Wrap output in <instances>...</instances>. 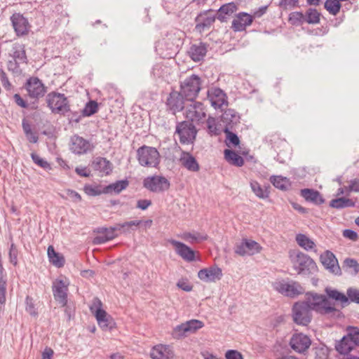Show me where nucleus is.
Wrapping results in <instances>:
<instances>
[{"label": "nucleus", "instance_id": "3", "mask_svg": "<svg viewBox=\"0 0 359 359\" xmlns=\"http://www.w3.org/2000/svg\"><path fill=\"white\" fill-rule=\"evenodd\" d=\"M294 269L298 274L310 275L318 271L316 262L308 255L297 251L290 255Z\"/></svg>", "mask_w": 359, "mask_h": 359}, {"label": "nucleus", "instance_id": "31", "mask_svg": "<svg viewBox=\"0 0 359 359\" xmlns=\"http://www.w3.org/2000/svg\"><path fill=\"white\" fill-rule=\"evenodd\" d=\"M173 355L172 351L163 345L154 346L150 352V357L152 359H172Z\"/></svg>", "mask_w": 359, "mask_h": 359}, {"label": "nucleus", "instance_id": "26", "mask_svg": "<svg viewBox=\"0 0 359 359\" xmlns=\"http://www.w3.org/2000/svg\"><path fill=\"white\" fill-rule=\"evenodd\" d=\"M300 196L304 198L306 202L311 203L315 205H320L325 201L322 194L316 189L305 188L300 190Z\"/></svg>", "mask_w": 359, "mask_h": 359}, {"label": "nucleus", "instance_id": "54", "mask_svg": "<svg viewBox=\"0 0 359 359\" xmlns=\"http://www.w3.org/2000/svg\"><path fill=\"white\" fill-rule=\"evenodd\" d=\"M186 328V323H182L181 325H179L176 326L172 332V335L173 338L180 339L184 337H187V334L189 333Z\"/></svg>", "mask_w": 359, "mask_h": 359}, {"label": "nucleus", "instance_id": "42", "mask_svg": "<svg viewBox=\"0 0 359 359\" xmlns=\"http://www.w3.org/2000/svg\"><path fill=\"white\" fill-rule=\"evenodd\" d=\"M234 130H229L228 128H223L222 131L226 135L225 143L229 147H236L239 146L241 141L236 133H233Z\"/></svg>", "mask_w": 359, "mask_h": 359}, {"label": "nucleus", "instance_id": "36", "mask_svg": "<svg viewBox=\"0 0 359 359\" xmlns=\"http://www.w3.org/2000/svg\"><path fill=\"white\" fill-rule=\"evenodd\" d=\"M224 154L226 161L233 165L241 167L244 164L243 158L234 150L226 149L224 150Z\"/></svg>", "mask_w": 359, "mask_h": 359}, {"label": "nucleus", "instance_id": "40", "mask_svg": "<svg viewBox=\"0 0 359 359\" xmlns=\"http://www.w3.org/2000/svg\"><path fill=\"white\" fill-rule=\"evenodd\" d=\"M269 180L276 188L282 191H287L291 186L290 180L282 176L272 175Z\"/></svg>", "mask_w": 359, "mask_h": 359}, {"label": "nucleus", "instance_id": "1", "mask_svg": "<svg viewBox=\"0 0 359 359\" xmlns=\"http://www.w3.org/2000/svg\"><path fill=\"white\" fill-rule=\"evenodd\" d=\"M22 89L27 91L26 96L33 101L28 103L19 93H15L13 95V100L15 104L23 109L29 107L32 110L37 109L39 100L47 93V87L43 81L37 76H30L26 80Z\"/></svg>", "mask_w": 359, "mask_h": 359}, {"label": "nucleus", "instance_id": "58", "mask_svg": "<svg viewBox=\"0 0 359 359\" xmlns=\"http://www.w3.org/2000/svg\"><path fill=\"white\" fill-rule=\"evenodd\" d=\"M18 248L15 243H12L10 246L8 257L10 262L15 266L18 264Z\"/></svg>", "mask_w": 359, "mask_h": 359}, {"label": "nucleus", "instance_id": "18", "mask_svg": "<svg viewBox=\"0 0 359 359\" xmlns=\"http://www.w3.org/2000/svg\"><path fill=\"white\" fill-rule=\"evenodd\" d=\"M208 99L215 109H220L224 104L228 105L227 96L219 88H211L207 92Z\"/></svg>", "mask_w": 359, "mask_h": 359}, {"label": "nucleus", "instance_id": "19", "mask_svg": "<svg viewBox=\"0 0 359 359\" xmlns=\"http://www.w3.org/2000/svg\"><path fill=\"white\" fill-rule=\"evenodd\" d=\"M169 243L175 247V252L184 261L191 262L196 259V252L182 242L170 239Z\"/></svg>", "mask_w": 359, "mask_h": 359}, {"label": "nucleus", "instance_id": "45", "mask_svg": "<svg viewBox=\"0 0 359 359\" xmlns=\"http://www.w3.org/2000/svg\"><path fill=\"white\" fill-rule=\"evenodd\" d=\"M207 132L211 136H217L221 134L222 130L219 128L215 118L209 116L206 121Z\"/></svg>", "mask_w": 359, "mask_h": 359}, {"label": "nucleus", "instance_id": "5", "mask_svg": "<svg viewBox=\"0 0 359 359\" xmlns=\"http://www.w3.org/2000/svg\"><path fill=\"white\" fill-rule=\"evenodd\" d=\"M325 292L332 300L340 302L341 308H344L350 303L359 304V289L358 288L348 287L346 290V294L330 287H325Z\"/></svg>", "mask_w": 359, "mask_h": 359}, {"label": "nucleus", "instance_id": "15", "mask_svg": "<svg viewBox=\"0 0 359 359\" xmlns=\"http://www.w3.org/2000/svg\"><path fill=\"white\" fill-rule=\"evenodd\" d=\"M261 250L262 247L257 242L243 238L240 244L236 245L234 252L238 255L245 256L255 255L259 252Z\"/></svg>", "mask_w": 359, "mask_h": 359}, {"label": "nucleus", "instance_id": "47", "mask_svg": "<svg viewBox=\"0 0 359 359\" xmlns=\"http://www.w3.org/2000/svg\"><path fill=\"white\" fill-rule=\"evenodd\" d=\"M182 238L190 243H194L202 241H206L208 236L206 234L203 235L198 232H196L194 233L190 232H184L182 234Z\"/></svg>", "mask_w": 359, "mask_h": 359}, {"label": "nucleus", "instance_id": "12", "mask_svg": "<svg viewBox=\"0 0 359 359\" xmlns=\"http://www.w3.org/2000/svg\"><path fill=\"white\" fill-rule=\"evenodd\" d=\"M143 187L151 192L161 193L170 189V183L163 176L153 175L144 179Z\"/></svg>", "mask_w": 359, "mask_h": 359}, {"label": "nucleus", "instance_id": "34", "mask_svg": "<svg viewBox=\"0 0 359 359\" xmlns=\"http://www.w3.org/2000/svg\"><path fill=\"white\" fill-rule=\"evenodd\" d=\"M11 51L12 53H9V57H11V59L27 64L28 60L24 45L15 43L13 46Z\"/></svg>", "mask_w": 359, "mask_h": 359}, {"label": "nucleus", "instance_id": "4", "mask_svg": "<svg viewBox=\"0 0 359 359\" xmlns=\"http://www.w3.org/2000/svg\"><path fill=\"white\" fill-rule=\"evenodd\" d=\"M202 83L201 77L194 74L180 81V91L183 97L189 102L195 101L201 90Z\"/></svg>", "mask_w": 359, "mask_h": 359}, {"label": "nucleus", "instance_id": "46", "mask_svg": "<svg viewBox=\"0 0 359 359\" xmlns=\"http://www.w3.org/2000/svg\"><path fill=\"white\" fill-rule=\"evenodd\" d=\"M341 1L339 0H326L324 8L332 15H337L341 8Z\"/></svg>", "mask_w": 359, "mask_h": 359}, {"label": "nucleus", "instance_id": "62", "mask_svg": "<svg viewBox=\"0 0 359 359\" xmlns=\"http://www.w3.org/2000/svg\"><path fill=\"white\" fill-rule=\"evenodd\" d=\"M278 6L284 10L299 7V0H280Z\"/></svg>", "mask_w": 359, "mask_h": 359}, {"label": "nucleus", "instance_id": "8", "mask_svg": "<svg viewBox=\"0 0 359 359\" xmlns=\"http://www.w3.org/2000/svg\"><path fill=\"white\" fill-rule=\"evenodd\" d=\"M102 306V303L100 299L95 297L92 305L90 306V310L94 313L99 326L103 330H111L115 327L116 323L113 318Z\"/></svg>", "mask_w": 359, "mask_h": 359}, {"label": "nucleus", "instance_id": "32", "mask_svg": "<svg viewBox=\"0 0 359 359\" xmlns=\"http://www.w3.org/2000/svg\"><path fill=\"white\" fill-rule=\"evenodd\" d=\"M117 230H118L117 225L107 228L104 235L97 236L93 238V243L95 245H100L113 240L118 236L116 233Z\"/></svg>", "mask_w": 359, "mask_h": 359}, {"label": "nucleus", "instance_id": "56", "mask_svg": "<svg viewBox=\"0 0 359 359\" xmlns=\"http://www.w3.org/2000/svg\"><path fill=\"white\" fill-rule=\"evenodd\" d=\"M31 158L35 164L43 168L44 170L51 169L50 164L48 162H47L45 159L41 158L38 154L35 153H32Z\"/></svg>", "mask_w": 359, "mask_h": 359}, {"label": "nucleus", "instance_id": "55", "mask_svg": "<svg viewBox=\"0 0 359 359\" xmlns=\"http://www.w3.org/2000/svg\"><path fill=\"white\" fill-rule=\"evenodd\" d=\"M84 192L91 196H99L102 194H104V188L102 189H100V186H92L90 184H86L83 187Z\"/></svg>", "mask_w": 359, "mask_h": 359}, {"label": "nucleus", "instance_id": "49", "mask_svg": "<svg viewBox=\"0 0 359 359\" xmlns=\"http://www.w3.org/2000/svg\"><path fill=\"white\" fill-rule=\"evenodd\" d=\"M98 111V104L95 100H90L85 104L83 109V115L85 116H91Z\"/></svg>", "mask_w": 359, "mask_h": 359}, {"label": "nucleus", "instance_id": "52", "mask_svg": "<svg viewBox=\"0 0 359 359\" xmlns=\"http://www.w3.org/2000/svg\"><path fill=\"white\" fill-rule=\"evenodd\" d=\"M206 116L205 112L203 111L188 109L186 112V117L190 118V121L196 120L198 121H202Z\"/></svg>", "mask_w": 359, "mask_h": 359}, {"label": "nucleus", "instance_id": "16", "mask_svg": "<svg viewBox=\"0 0 359 359\" xmlns=\"http://www.w3.org/2000/svg\"><path fill=\"white\" fill-rule=\"evenodd\" d=\"M320 261L323 266L330 273L337 276L341 275V270L339 265L338 260L331 251L327 250L323 254L320 255Z\"/></svg>", "mask_w": 359, "mask_h": 359}, {"label": "nucleus", "instance_id": "39", "mask_svg": "<svg viewBox=\"0 0 359 359\" xmlns=\"http://www.w3.org/2000/svg\"><path fill=\"white\" fill-rule=\"evenodd\" d=\"M22 127L27 140L30 142L35 144L39 141V136L36 132H33L31 124L24 118L22 121Z\"/></svg>", "mask_w": 359, "mask_h": 359}, {"label": "nucleus", "instance_id": "43", "mask_svg": "<svg viewBox=\"0 0 359 359\" xmlns=\"http://www.w3.org/2000/svg\"><path fill=\"white\" fill-rule=\"evenodd\" d=\"M142 223V220H132L130 222H126L123 223L117 224V226L119 231H121L123 233H130L131 231H135L137 227Z\"/></svg>", "mask_w": 359, "mask_h": 359}, {"label": "nucleus", "instance_id": "44", "mask_svg": "<svg viewBox=\"0 0 359 359\" xmlns=\"http://www.w3.org/2000/svg\"><path fill=\"white\" fill-rule=\"evenodd\" d=\"M296 241L300 247L307 251L312 250L316 247L315 243L303 233H299L296 236Z\"/></svg>", "mask_w": 359, "mask_h": 359}, {"label": "nucleus", "instance_id": "6", "mask_svg": "<svg viewBox=\"0 0 359 359\" xmlns=\"http://www.w3.org/2000/svg\"><path fill=\"white\" fill-rule=\"evenodd\" d=\"M47 106L53 114L65 116L70 111V104L65 94L52 91L46 95Z\"/></svg>", "mask_w": 359, "mask_h": 359}, {"label": "nucleus", "instance_id": "9", "mask_svg": "<svg viewBox=\"0 0 359 359\" xmlns=\"http://www.w3.org/2000/svg\"><path fill=\"white\" fill-rule=\"evenodd\" d=\"M137 158L139 163L144 167L156 168L160 163L158 151L153 147L143 145L137 150Z\"/></svg>", "mask_w": 359, "mask_h": 359}, {"label": "nucleus", "instance_id": "37", "mask_svg": "<svg viewBox=\"0 0 359 359\" xmlns=\"http://www.w3.org/2000/svg\"><path fill=\"white\" fill-rule=\"evenodd\" d=\"M329 205L330 208L339 210L346 208L355 207V203L351 198L340 197L330 201Z\"/></svg>", "mask_w": 359, "mask_h": 359}, {"label": "nucleus", "instance_id": "64", "mask_svg": "<svg viewBox=\"0 0 359 359\" xmlns=\"http://www.w3.org/2000/svg\"><path fill=\"white\" fill-rule=\"evenodd\" d=\"M226 359H243V355L237 350L230 349L225 353Z\"/></svg>", "mask_w": 359, "mask_h": 359}, {"label": "nucleus", "instance_id": "53", "mask_svg": "<svg viewBox=\"0 0 359 359\" xmlns=\"http://www.w3.org/2000/svg\"><path fill=\"white\" fill-rule=\"evenodd\" d=\"M185 323V329H187L189 333H194L204 326V323L202 321L195 319L187 321Z\"/></svg>", "mask_w": 359, "mask_h": 359}, {"label": "nucleus", "instance_id": "38", "mask_svg": "<svg viewBox=\"0 0 359 359\" xmlns=\"http://www.w3.org/2000/svg\"><path fill=\"white\" fill-rule=\"evenodd\" d=\"M250 187L253 193L259 198L266 199L269 196V189L271 187L269 184L264 187V189L257 181H252Z\"/></svg>", "mask_w": 359, "mask_h": 359}, {"label": "nucleus", "instance_id": "63", "mask_svg": "<svg viewBox=\"0 0 359 359\" xmlns=\"http://www.w3.org/2000/svg\"><path fill=\"white\" fill-rule=\"evenodd\" d=\"M348 334L351 338V344H353L355 347L359 346V329L357 327H351Z\"/></svg>", "mask_w": 359, "mask_h": 359}, {"label": "nucleus", "instance_id": "27", "mask_svg": "<svg viewBox=\"0 0 359 359\" xmlns=\"http://www.w3.org/2000/svg\"><path fill=\"white\" fill-rule=\"evenodd\" d=\"M91 166L95 171H99L105 175L112 172L113 164L104 157H95L91 162Z\"/></svg>", "mask_w": 359, "mask_h": 359}, {"label": "nucleus", "instance_id": "50", "mask_svg": "<svg viewBox=\"0 0 359 359\" xmlns=\"http://www.w3.org/2000/svg\"><path fill=\"white\" fill-rule=\"evenodd\" d=\"M342 267L344 269H352L353 271L351 273L353 276H356L359 273V264L353 258H346L343 262Z\"/></svg>", "mask_w": 359, "mask_h": 359}, {"label": "nucleus", "instance_id": "41", "mask_svg": "<svg viewBox=\"0 0 359 359\" xmlns=\"http://www.w3.org/2000/svg\"><path fill=\"white\" fill-rule=\"evenodd\" d=\"M321 13L316 8H309L304 13V22L308 24H318L320 22Z\"/></svg>", "mask_w": 359, "mask_h": 359}, {"label": "nucleus", "instance_id": "14", "mask_svg": "<svg viewBox=\"0 0 359 359\" xmlns=\"http://www.w3.org/2000/svg\"><path fill=\"white\" fill-rule=\"evenodd\" d=\"M69 283L62 279H56L53 282L52 290L54 299L62 306L67 305Z\"/></svg>", "mask_w": 359, "mask_h": 359}, {"label": "nucleus", "instance_id": "13", "mask_svg": "<svg viewBox=\"0 0 359 359\" xmlns=\"http://www.w3.org/2000/svg\"><path fill=\"white\" fill-rule=\"evenodd\" d=\"M185 101L187 100L183 97L180 91L172 89L165 102L166 109L168 111H170L172 114H175L184 109Z\"/></svg>", "mask_w": 359, "mask_h": 359}, {"label": "nucleus", "instance_id": "17", "mask_svg": "<svg viewBox=\"0 0 359 359\" xmlns=\"http://www.w3.org/2000/svg\"><path fill=\"white\" fill-rule=\"evenodd\" d=\"M311 340L303 333H294L290 340V347L297 353H304L310 347Z\"/></svg>", "mask_w": 359, "mask_h": 359}, {"label": "nucleus", "instance_id": "48", "mask_svg": "<svg viewBox=\"0 0 359 359\" xmlns=\"http://www.w3.org/2000/svg\"><path fill=\"white\" fill-rule=\"evenodd\" d=\"M288 22L292 26H300L305 23L304 13L301 11H294L289 14Z\"/></svg>", "mask_w": 359, "mask_h": 359}, {"label": "nucleus", "instance_id": "60", "mask_svg": "<svg viewBox=\"0 0 359 359\" xmlns=\"http://www.w3.org/2000/svg\"><path fill=\"white\" fill-rule=\"evenodd\" d=\"M25 304H26L25 310L27 312H28L31 316H37L38 313L36 311L35 306L34 304V300H33L32 297H31L29 296H27V297L25 299Z\"/></svg>", "mask_w": 359, "mask_h": 359}, {"label": "nucleus", "instance_id": "29", "mask_svg": "<svg viewBox=\"0 0 359 359\" xmlns=\"http://www.w3.org/2000/svg\"><path fill=\"white\" fill-rule=\"evenodd\" d=\"M207 53V46L204 43L193 44L191 46L188 53L194 62H200L203 60Z\"/></svg>", "mask_w": 359, "mask_h": 359}, {"label": "nucleus", "instance_id": "35", "mask_svg": "<svg viewBox=\"0 0 359 359\" xmlns=\"http://www.w3.org/2000/svg\"><path fill=\"white\" fill-rule=\"evenodd\" d=\"M129 185V182L127 179L118 180L104 187V194H110L114 191L115 194H119L123 190H125Z\"/></svg>", "mask_w": 359, "mask_h": 359}, {"label": "nucleus", "instance_id": "11", "mask_svg": "<svg viewBox=\"0 0 359 359\" xmlns=\"http://www.w3.org/2000/svg\"><path fill=\"white\" fill-rule=\"evenodd\" d=\"M312 311L305 301L295 302L292 308L293 321L297 325L307 326L312 320Z\"/></svg>", "mask_w": 359, "mask_h": 359}, {"label": "nucleus", "instance_id": "22", "mask_svg": "<svg viewBox=\"0 0 359 359\" xmlns=\"http://www.w3.org/2000/svg\"><path fill=\"white\" fill-rule=\"evenodd\" d=\"M198 277L200 280L206 283L215 282L216 280L222 278V271L217 266L204 268L198 272Z\"/></svg>", "mask_w": 359, "mask_h": 359}, {"label": "nucleus", "instance_id": "10", "mask_svg": "<svg viewBox=\"0 0 359 359\" xmlns=\"http://www.w3.org/2000/svg\"><path fill=\"white\" fill-rule=\"evenodd\" d=\"M197 133L198 130L192 121H183L177 123L175 133L178 135L182 144H193Z\"/></svg>", "mask_w": 359, "mask_h": 359}, {"label": "nucleus", "instance_id": "59", "mask_svg": "<svg viewBox=\"0 0 359 359\" xmlns=\"http://www.w3.org/2000/svg\"><path fill=\"white\" fill-rule=\"evenodd\" d=\"M0 81L1 83L2 86L6 90L9 91L13 88V86L10 82V81L7 76V74L2 69H0Z\"/></svg>", "mask_w": 359, "mask_h": 359}, {"label": "nucleus", "instance_id": "33", "mask_svg": "<svg viewBox=\"0 0 359 359\" xmlns=\"http://www.w3.org/2000/svg\"><path fill=\"white\" fill-rule=\"evenodd\" d=\"M49 262L56 267H62L65 264V259L62 255L55 251L53 245H49L47 250Z\"/></svg>", "mask_w": 359, "mask_h": 359}, {"label": "nucleus", "instance_id": "51", "mask_svg": "<svg viewBox=\"0 0 359 359\" xmlns=\"http://www.w3.org/2000/svg\"><path fill=\"white\" fill-rule=\"evenodd\" d=\"M20 62L15 60H9L7 62V69L14 76H19L22 74V70L20 67Z\"/></svg>", "mask_w": 359, "mask_h": 359}, {"label": "nucleus", "instance_id": "61", "mask_svg": "<svg viewBox=\"0 0 359 359\" xmlns=\"http://www.w3.org/2000/svg\"><path fill=\"white\" fill-rule=\"evenodd\" d=\"M68 113L69 114H67L65 116H67V119L69 123L72 122L79 123L81 121V118L85 116L84 115H83L82 111L80 113L79 111H72L70 109V111H68Z\"/></svg>", "mask_w": 359, "mask_h": 359}, {"label": "nucleus", "instance_id": "20", "mask_svg": "<svg viewBox=\"0 0 359 359\" xmlns=\"http://www.w3.org/2000/svg\"><path fill=\"white\" fill-rule=\"evenodd\" d=\"M212 10L209 9L201 12L195 18L196 22L195 29L199 32H202L205 29H209L212 24L215 21V18L213 15H210L212 13Z\"/></svg>", "mask_w": 359, "mask_h": 359}, {"label": "nucleus", "instance_id": "21", "mask_svg": "<svg viewBox=\"0 0 359 359\" xmlns=\"http://www.w3.org/2000/svg\"><path fill=\"white\" fill-rule=\"evenodd\" d=\"M241 116L235 109H227L220 116V121L224 125V128L236 130L240 123Z\"/></svg>", "mask_w": 359, "mask_h": 359}, {"label": "nucleus", "instance_id": "7", "mask_svg": "<svg viewBox=\"0 0 359 359\" xmlns=\"http://www.w3.org/2000/svg\"><path fill=\"white\" fill-rule=\"evenodd\" d=\"M272 286L278 293L290 298H296L305 292L299 282L289 278L277 280L272 283Z\"/></svg>", "mask_w": 359, "mask_h": 359}, {"label": "nucleus", "instance_id": "23", "mask_svg": "<svg viewBox=\"0 0 359 359\" xmlns=\"http://www.w3.org/2000/svg\"><path fill=\"white\" fill-rule=\"evenodd\" d=\"M236 19L232 21L231 28L234 32L245 31L248 26L252 24L254 19L251 14L240 12L236 15Z\"/></svg>", "mask_w": 359, "mask_h": 359}, {"label": "nucleus", "instance_id": "30", "mask_svg": "<svg viewBox=\"0 0 359 359\" xmlns=\"http://www.w3.org/2000/svg\"><path fill=\"white\" fill-rule=\"evenodd\" d=\"M351 338L348 336V334L344 336L339 341L335 342L336 351L341 355H348L355 346L352 344Z\"/></svg>", "mask_w": 359, "mask_h": 359}, {"label": "nucleus", "instance_id": "24", "mask_svg": "<svg viewBox=\"0 0 359 359\" xmlns=\"http://www.w3.org/2000/svg\"><path fill=\"white\" fill-rule=\"evenodd\" d=\"M70 150L75 154L81 155L91 150L90 143L77 135L71 138Z\"/></svg>", "mask_w": 359, "mask_h": 359}, {"label": "nucleus", "instance_id": "25", "mask_svg": "<svg viewBox=\"0 0 359 359\" xmlns=\"http://www.w3.org/2000/svg\"><path fill=\"white\" fill-rule=\"evenodd\" d=\"M11 20L13 29L18 36L25 35L28 33L29 22L22 14H13L11 17Z\"/></svg>", "mask_w": 359, "mask_h": 359}, {"label": "nucleus", "instance_id": "57", "mask_svg": "<svg viewBox=\"0 0 359 359\" xmlns=\"http://www.w3.org/2000/svg\"><path fill=\"white\" fill-rule=\"evenodd\" d=\"M238 8V6L234 2H231L221 6L219 12L224 13L227 17L236 12Z\"/></svg>", "mask_w": 359, "mask_h": 359}, {"label": "nucleus", "instance_id": "28", "mask_svg": "<svg viewBox=\"0 0 359 359\" xmlns=\"http://www.w3.org/2000/svg\"><path fill=\"white\" fill-rule=\"evenodd\" d=\"M182 165L191 172H198L200 165L196 158L189 152L182 151L180 158Z\"/></svg>", "mask_w": 359, "mask_h": 359}, {"label": "nucleus", "instance_id": "2", "mask_svg": "<svg viewBox=\"0 0 359 359\" xmlns=\"http://www.w3.org/2000/svg\"><path fill=\"white\" fill-rule=\"evenodd\" d=\"M331 299L327 294H320L314 292L306 293L304 300L313 311L320 315H330L331 317L340 318L344 316L342 312L331 304Z\"/></svg>", "mask_w": 359, "mask_h": 359}]
</instances>
